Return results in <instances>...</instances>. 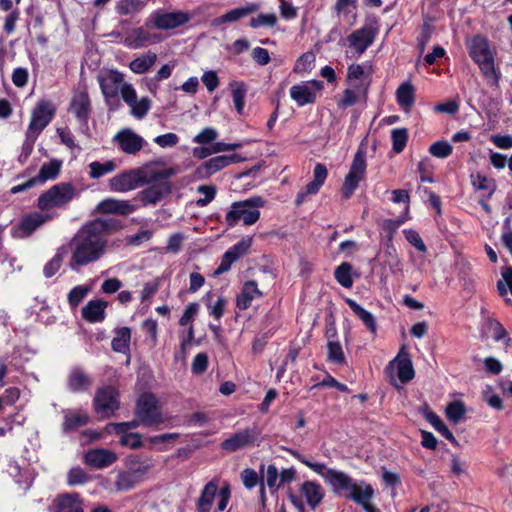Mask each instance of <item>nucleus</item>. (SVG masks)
I'll return each instance as SVG.
<instances>
[{"label":"nucleus","mask_w":512,"mask_h":512,"mask_svg":"<svg viewBox=\"0 0 512 512\" xmlns=\"http://www.w3.org/2000/svg\"><path fill=\"white\" fill-rule=\"evenodd\" d=\"M106 245L107 241L97 236L85 224L70 242L72 250L70 267L76 269L99 260L105 252Z\"/></svg>","instance_id":"obj_1"},{"label":"nucleus","mask_w":512,"mask_h":512,"mask_svg":"<svg viewBox=\"0 0 512 512\" xmlns=\"http://www.w3.org/2000/svg\"><path fill=\"white\" fill-rule=\"evenodd\" d=\"M468 48L470 57L478 64L487 83L490 86H497L499 74L494 67V57L488 40L481 35H476L471 39Z\"/></svg>","instance_id":"obj_2"},{"label":"nucleus","mask_w":512,"mask_h":512,"mask_svg":"<svg viewBox=\"0 0 512 512\" xmlns=\"http://www.w3.org/2000/svg\"><path fill=\"white\" fill-rule=\"evenodd\" d=\"M264 205L261 197H252L244 201L233 202L231 209L227 212L225 222L229 227H234L239 221L250 226L260 218L259 208Z\"/></svg>","instance_id":"obj_3"},{"label":"nucleus","mask_w":512,"mask_h":512,"mask_svg":"<svg viewBox=\"0 0 512 512\" xmlns=\"http://www.w3.org/2000/svg\"><path fill=\"white\" fill-rule=\"evenodd\" d=\"M378 32V18L368 19L363 27L353 31L348 36L349 47L354 49L358 56L362 55L373 44Z\"/></svg>","instance_id":"obj_4"},{"label":"nucleus","mask_w":512,"mask_h":512,"mask_svg":"<svg viewBox=\"0 0 512 512\" xmlns=\"http://www.w3.org/2000/svg\"><path fill=\"white\" fill-rule=\"evenodd\" d=\"M190 20L189 14L182 11L165 12L161 9L153 11L145 21L147 28L172 30L181 27Z\"/></svg>","instance_id":"obj_5"},{"label":"nucleus","mask_w":512,"mask_h":512,"mask_svg":"<svg viewBox=\"0 0 512 512\" xmlns=\"http://www.w3.org/2000/svg\"><path fill=\"white\" fill-rule=\"evenodd\" d=\"M366 167L365 152L358 150L354 155L349 173L346 175L342 187V194L345 199H349L357 189L359 182L365 176Z\"/></svg>","instance_id":"obj_6"},{"label":"nucleus","mask_w":512,"mask_h":512,"mask_svg":"<svg viewBox=\"0 0 512 512\" xmlns=\"http://www.w3.org/2000/svg\"><path fill=\"white\" fill-rule=\"evenodd\" d=\"M67 110L80 126L87 125L92 113V103L85 88H79L73 92Z\"/></svg>","instance_id":"obj_7"},{"label":"nucleus","mask_w":512,"mask_h":512,"mask_svg":"<svg viewBox=\"0 0 512 512\" xmlns=\"http://www.w3.org/2000/svg\"><path fill=\"white\" fill-rule=\"evenodd\" d=\"M62 168V161L53 159L48 163H44L37 176L30 178L26 182L15 185L10 189L11 194H17L27 191L38 184H44L48 180H53L60 173Z\"/></svg>","instance_id":"obj_8"},{"label":"nucleus","mask_w":512,"mask_h":512,"mask_svg":"<svg viewBox=\"0 0 512 512\" xmlns=\"http://www.w3.org/2000/svg\"><path fill=\"white\" fill-rule=\"evenodd\" d=\"M119 394L111 386L99 388L94 397V407L101 417H110L119 409Z\"/></svg>","instance_id":"obj_9"},{"label":"nucleus","mask_w":512,"mask_h":512,"mask_svg":"<svg viewBox=\"0 0 512 512\" xmlns=\"http://www.w3.org/2000/svg\"><path fill=\"white\" fill-rule=\"evenodd\" d=\"M160 165V162L155 161L147 163L140 168H136L141 186L144 184L164 182L178 172L177 168H160Z\"/></svg>","instance_id":"obj_10"},{"label":"nucleus","mask_w":512,"mask_h":512,"mask_svg":"<svg viewBox=\"0 0 512 512\" xmlns=\"http://www.w3.org/2000/svg\"><path fill=\"white\" fill-rule=\"evenodd\" d=\"M136 415L145 425L162 422L156 397L151 393L142 394L136 405Z\"/></svg>","instance_id":"obj_11"},{"label":"nucleus","mask_w":512,"mask_h":512,"mask_svg":"<svg viewBox=\"0 0 512 512\" xmlns=\"http://www.w3.org/2000/svg\"><path fill=\"white\" fill-rule=\"evenodd\" d=\"M323 89V82L312 80L301 82L290 88V97L298 106L302 107L316 102L317 93Z\"/></svg>","instance_id":"obj_12"},{"label":"nucleus","mask_w":512,"mask_h":512,"mask_svg":"<svg viewBox=\"0 0 512 512\" xmlns=\"http://www.w3.org/2000/svg\"><path fill=\"white\" fill-rule=\"evenodd\" d=\"M55 114V107L51 102L40 101L32 111L27 131L37 136L50 123Z\"/></svg>","instance_id":"obj_13"},{"label":"nucleus","mask_w":512,"mask_h":512,"mask_svg":"<svg viewBox=\"0 0 512 512\" xmlns=\"http://www.w3.org/2000/svg\"><path fill=\"white\" fill-rule=\"evenodd\" d=\"M113 141L122 152L129 155L137 154L146 144L145 139L130 128L120 130L113 137Z\"/></svg>","instance_id":"obj_14"},{"label":"nucleus","mask_w":512,"mask_h":512,"mask_svg":"<svg viewBox=\"0 0 512 512\" xmlns=\"http://www.w3.org/2000/svg\"><path fill=\"white\" fill-rule=\"evenodd\" d=\"M373 497L374 489L365 482L356 483L351 492L347 494V498L360 505L365 512H380L371 502Z\"/></svg>","instance_id":"obj_15"},{"label":"nucleus","mask_w":512,"mask_h":512,"mask_svg":"<svg viewBox=\"0 0 512 512\" xmlns=\"http://www.w3.org/2000/svg\"><path fill=\"white\" fill-rule=\"evenodd\" d=\"M138 426L137 421L111 424L116 434L120 435V444L135 449L142 446V437L138 433L131 432Z\"/></svg>","instance_id":"obj_16"},{"label":"nucleus","mask_w":512,"mask_h":512,"mask_svg":"<svg viewBox=\"0 0 512 512\" xmlns=\"http://www.w3.org/2000/svg\"><path fill=\"white\" fill-rule=\"evenodd\" d=\"M141 186L136 169L126 170L109 180V187L114 192H128Z\"/></svg>","instance_id":"obj_17"},{"label":"nucleus","mask_w":512,"mask_h":512,"mask_svg":"<svg viewBox=\"0 0 512 512\" xmlns=\"http://www.w3.org/2000/svg\"><path fill=\"white\" fill-rule=\"evenodd\" d=\"M244 160V158L236 153L230 154V155H219L210 158L206 162H204L201 167L199 168V172L207 177L210 176L221 169L231 165L240 163Z\"/></svg>","instance_id":"obj_18"},{"label":"nucleus","mask_w":512,"mask_h":512,"mask_svg":"<svg viewBox=\"0 0 512 512\" xmlns=\"http://www.w3.org/2000/svg\"><path fill=\"white\" fill-rule=\"evenodd\" d=\"M325 479L336 494L346 498L356 484L347 474L332 469L327 470Z\"/></svg>","instance_id":"obj_19"},{"label":"nucleus","mask_w":512,"mask_h":512,"mask_svg":"<svg viewBox=\"0 0 512 512\" xmlns=\"http://www.w3.org/2000/svg\"><path fill=\"white\" fill-rule=\"evenodd\" d=\"M137 210V206L129 200H118L114 198L103 199L97 205V211L103 214H116L121 216L129 215Z\"/></svg>","instance_id":"obj_20"},{"label":"nucleus","mask_w":512,"mask_h":512,"mask_svg":"<svg viewBox=\"0 0 512 512\" xmlns=\"http://www.w3.org/2000/svg\"><path fill=\"white\" fill-rule=\"evenodd\" d=\"M64 205V183L52 186L38 198L37 206L42 211H48Z\"/></svg>","instance_id":"obj_21"},{"label":"nucleus","mask_w":512,"mask_h":512,"mask_svg":"<svg viewBox=\"0 0 512 512\" xmlns=\"http://www.w3.org/2000/svg\"><path fill=\"white\" fill-rule=\"evenodd\" d=\"M101 91L105 98H116L121 90L123 83V75L117 71H109L105 75L98 77Z\"/></svg>","instance_id":"obj_22"},{"label":"nucleus","mask_w":512,"mask_h":512,"mask_svg":"<svg viewBox=\"0 0 512 512\" xmlns=\"http://www.w3.org/2000/svg\"><path fill=\"white\" fill-rule=\"evenodd\" d=\"M94 379L80 367H73L68 376V387L74 393H84L91 389Z\"/></svg>","instance_id":"obj_23"},{"label":"nucleus","mask_w":512,"mask_h":512,"mask_svg":"<svg viewBox=\"0 0 512 512\" xmlns=\"http://www.w3.org/2000/svg\"><path fill=\"white\" fill-rule=\"evenodd\" d=\"M396 366L397 376L401 383H408L414 378L415 372L409 354L402 347L398 355L389 364V367Z\"/></svg>","instance_id":"obj_24"},{"label":"nucleus","mask_w":512,"mask_h":512,"mask_svg":"<svg viewBox=\"0 0 512 512\" xmlns=\"http://www.w3.org/2000/svg\"><path fill=\"white\" fill-rule=\"evenodd\" d=\"M118 456L113 450H88L84 455L85 463L93 469H103L112 465Z\"/></svg>","instance_id":"obj_25"},{"label":"nucleus","mask_w":512,"mask_h":512,"mask_svg":"<svg viewBox=\"0 0 512 512\" xmlns=\"http://www.w3.org/2000/svg\"><path fill=\"white\" fill-rule=\"evenodd\" d=\"M160 41V37L156 34H151L143 27L131 30L124 39V44L133 49L141 48L147 44H152Z\"/></svg>","instance_id":"obj_26"},{"label":"nucleus","mask_w":512,"mask_h":512,"mask_svg":"<svg viewBox=\"0 0 512 512\" xmlns=\"http://www.w3.org/2000/svg\"><path fill=\"white\" fill-rule=\"evenodd\" d=\"M258 9H259V5L258 4H256V3H249L246 6L238 7V8L229 10L225 14H223V15H221L219 17L214 18L213 21H212V25L213 26H220V25L225 24V23L236 22V21L240 20L241 18H244V17L254 13Z\"/></svg>","instance_id":"obj_27"},{"label":"nucleus","mask_w":512,"mask_h":512,"mask_svg":"<svg viewBox=\"0 0 512 512\" xmlns=\"http://www.w3.org/2000/svg\"><path fill=\"white\" fill-rule=\"evenodd\" d=\"M171 192V184L168 181L152 184L141 191V199L144 204H157Z\"/></svg>","instance_id":"obj_28"},{"label":"nucleus","mask_w":512,"mask_h":512,"mask_svg":"<svg viewBox=\"0 0 512 512\" xmlns=\"http://www.w3.org/2000/svg\"><path fill=\"white\" fill-rule=\"evenodd\" d=\"M261 296L262 292L258 289L256 281H247L243 284L241 292L237 295L236 306L240 310H246L254 299Z\"/></svg>","instance_id":"obj_29"},{"label":"nucleus","mask_w":512,"mask_h":512,"mask_svg":"<svg viewBox=\"0 0 512 512\" xmlns=\"http://www.w3.org/2000/svg\"><path fill=\"white\" fill-rule=\"evenodd\" d=\"M108 303L104 300H91L82 309V317L90 323L102 322L105 319V309Z\"/></svg>","instance_id":"obj_30"},{"label":"nucleus","mask_w":512,"mask_h":512,"mask_svg":"<svg viewBox=\"0 0 512 512\" xmlns=\"http://www.w3.org/2000/svg\"><path fill=\"white\" fill-rule=\"evenodd\" d=\"M258 434L255 430L246 429L240 431L222 443V448H241L244 446H252L256 444Z\"/></svg>","instance_id":"obj_31"},{"label":"nucleus","mask_w":512,"mask_h":512,"mask_svg":"<svg viewBox=\"0 0 512 512\" xmlns=\"http://www.w3.org/2000/svg\"><path fill=\"white\" fill-rule=\"evenodd\" d=\"M97 236L103 237L122 228L120 220L115 218H97L86 224Z\"/></svg>","instance_id":"obj_32"},{"label":"nucleus","mask_w":512,"mask_h":512,"mask_svg":"<svg viewBox=\"0 0 512 512\" xmlns=\"http://www.w3.org/2000/svg\"><path fill=\"white\" fill-rule=\"evenodd\" d=\"M300 492L312 509H315L324 497L323 488L320 484L314 481H305L301 485Z\"/></svg>","instance_id":"obj_33"},{"label":"nucleus","mask_w":512,"mask_h":512,"mask_svg":"<svg viewBox=\"0 0 512 512\" xmlns=\"http://www.w3.org/2000/svg\"><path fill=\"white\" fill-rule=\"evenodd\" d=\"M217 492H219L217 484L214 481L208 482L196 502L197 511L210 512Z\"/></svg>","instance_id":"obj_34"},{"label":"nucleus","mask_w":512,"mask_h":512,"mask_svg":"<svg viewBox=\"0 0 512 512\" xmlns=\"http://www.w3.org/2000/svg\"><path fill=\"white\" fill-rule=\"evenodd\" d=\"M49 219L48 216L38 212L31 213L22 218L18 225V230L21 232V236H29L38 227L44 224Z\"/></svg>","instance_id":"obj_35"},{"label":"nucleus","mask_w":512,"mask_h":512,"mask_svg":"<svg viewBox=\"0 0 512 512\" xmlns=\"http://www.w3.org/2000/svg\"><path fill=\"white\" fill-rule=\"evenodd\" d=\"M149 0H119L115 6L121 16L135 17L147 6Z\"/></svg>","instance_id":"obj_36"},{"label":"nucleus","mask_w":512,"mask_h":512,"mask_svg":"<svg viewBox=\"0 0 512 512\" xmlns=\"http://www.w3.org/2000/svg\"><path fill=\"white\" fill-rule=\"evenodd\" d=\"M345 302L353 311V313L363 322L367 329L371 333L375 334L377 331V323L375 317L369 311L360 306L355 300L346 298Z\"/></svg>","instance_id":"obj_37"},{"label":"nucleus","mask_w":512,"mask_h":512,"mask_svg":"<svg viewBox=\"0 0 512 512\" xmlns=\"http://www.w3.org/2000/svg\"><path fill=\"white\" fill-rule=\"evenodd\" d=\"M156 60V53L148 51L146 54L139 56L131 61L129 67L136 74H144L150 70V68L155 64Z\"/></svg>","instance_id":"obj_38"},{"label":"nucleus","mask_w":512,"mask_h":512,"mask_svg":"<svg viewBox=\"0 0 512 512\" xmlns=\"http://www.w3.org/2000/svg\"><path fill=\"white\" fill-rule=\"evenodd\" d=\"M115 337L112 339L111 347L118 353H126L129 350L131 340V331L128 327H122L115 331Z\"/></svg>","instance_id":"obj_39"},{"label":"nucleus","mask_w":512,"mask_h":512,"mask_svg":"<svg viewBox=\"0 0 512 512\" xmlns=\"http://www.w3.org/2000/svg\"><path fill=\"white\" fill-rule=\"evenodd\" d=\"M352 271V265L349 262H343L336 267L334 277L342 287L351 288L353 286Z\"/></svg>","instance_id":"obj_40"},{"label":"nucleus","mask_w":512,"mask_h":512,"mask_svg":"<svg viewBox=\"0 0 512 512\" xmlns=\"http://www.w3.org/2000/svg\"><path fill=\"white\" fill-rule=\"evenodd\" d=\"M426 419L435 428L436 431H438L443 437L449 439L453 445H459L453 434L450 432L445 423L440 419V417L437 414H435L432 411H429L428 413H426Z\"/></svg>","instance_id":"obj_41"},{"label":"nucleus","mask_w":512,"mask_h":512,"mask_svg":"<svg viewBox=\"0 0 512 512\" xmlns=\"http://www.w3.org/2000/svg\"><path fill=\"white\" fill-rule=\"evenodd\" d=\"M397 102L400 106L410 108L414 104V87L405 82L396 91Z\"/></svg>","instance_id":"obj_42"},{"label":"nucleus","mask_w":512,"mask_h":512,"mask_svg":"<svg viewBox=\"0 0 512 512\" xmlns=\"http://www.w3.org/2000/svg\"><path fill=\"white\" fill-rule=\"evenodd\" d=\"M472 185L475 189L485 191L486 197L490 198L496 191V182L494 179L488 178L480 173L476 176L472 175Z\"/></svg>","instance_id":"obj_43"},{"label":"nucleus","mask_w":512,"mask_h":512,"mask_svg":"<svg viewBox=\"0 0 512 512\" xmlns=\"http://www.w3.org/2000/svg\"><path fill=\"white\" fill-rule=\"evenodd\" d=\"M141 481L142 479L139 476L135 475L129 470H126L118 474L115 486L118 490L127 491L132 489Z\"/></svg>","instance_id":"obj_44"},{"label":"nucleus","mask_w":512,"mask_h":512,"mask_svg":"<svg viewBox=\"0 0 512 512\" xmlns=\"http://www.w3.org/2000/svg\"><path fill=\"white\" fill-rule=\"evenodd\" d=\"M232 99L238 114H242L245 106L246 85L243 82H236L232 85Z\"/></svg>","instance_id":"obj_45"},{"label":"nucleus","mask_w":512,"mask_h":512,"mask_svg":"<svg viewBox=\"0 0 512 512\" xmlns=\"http://www.w3.org/2000/svg\"><path fill=\"white\" fill-rule=\"evenodd\" d=\"M126 466L127 470L139 476L142 480L150 468V464L147 461H142L134 455L126 459Z\"/></svg>","instance_id":"obj_46"},{"label":"nucleus","mask_w":512,"mask_h":512,"mask_svg":"<svg viewBox=\"0 0 512 512\" xmlns=\"http://www.w3.org/2000/svg\"><path fill=\"white\" fill-rule=\"evenodd\" d=\"M90 168V177L97 179L108 173L113 172L116 169V164L112 160H108L106 162H98L94 161L89 164Z\"/></svg>","instance_id":"obj_47"},{"label":"nucleus","mask_w":512,"mask_h":512,"mask_svg":"<svg viewBox=\"0 0 512 512\" xmlns=\"http://www.w3.org/2000/svg\"><path fill=\"white\" fill-rule=\"evenodd\" d=\"M392 149L395 153H401L408 140V131L406 128H396L391 132Z\"/></svg>","instance_id":"obj_48"},{"label":"nucleus","mask_w":512,"mask_h":512,"mask_svg":"<svg viewBox=\"0 0 512 512\" xmlns=\"http://www.w3.org/2000/svg\"><path fill=\"white\" fill-rule=\"evenodd\" d=\"M466 408L463 402L453 401L446 407L447 418L457 424L464 417Z\"/></svg>","instance_id":"obj_49"},{"label":"nucleus","mask_w":512,"mask_h":512,"mask_svg":"<svg viewBox=\"0 0 512 512\" xmlns=\"http://www.w3.org/2000/svg\"><path fill=\"white\" fill-rule=\"evenodd\" d=\"M130 113L136 119H143L151 108V100L148 97H142L129 106Z\"/></svg>","instance_id":"obj_50"},{"label":"nucleus","mask_w":512,"mask_h":512,"mask_svg":"<svg viewBox=\"0 0 512 512\" xmlns=\"http://www.w3.org/2000/svg\"><path fill=\"white\" fill-rule=\"evenodd\" d=\"M314 62V53L306 52L297 59L293 70L295 73L308 72L313 68Z\"/></svg>","instance_id":"obj_51"},{"label":"nucleus","mask_w":512,"mask_h":512,"mask_svg":"<svg viewBox=\"0 0 512 512\" xmlns=\"http://www.w3.org/2000/svg\"><path fill=\"white\" fill-rule=\"evenodd\" d=\"M327 348L329 361L336 364H343L345 362V356L339 341H329Z\"/></svg>","instance_id":"obj_52"},{"label":"nucleus","mask_w":512,"mask_h":512,"mask_svg":"<svg viewBox=\"0 0 512 512\" xmlns=\"http://www.w3.org/2000/svg\"><path fill=\"white\" fill-rule=\"evenodd\" d=\"M89 416L83 412H68L66 413V430L76 427L84 426L88 423Z\"/></svg>","instance_id":"obj_53"},{"label":"nucleus","mask_w":512,"mask_h":512,"mask_svg":"<svg viewBox=\"0 0 512 512\" xmlns=\"http://www.w3.org/2000/svg\"><path fill=\"white\" fill-rule=\"evenodd\" d=\"M63 264L62 248H59L56 255L44 266L43 273L46 278L56 274Z\"/></svg>","instance_id":"obj_54"},{"label":"nucleus","mask_w":512,"mask_h":512,"mask_svg":"<svg viewBox=\"0 0 512 512\" xmlns=\"http://www.w3.org/2000/svg\"><path fill=\"white\" fill-rule=\"evenodd\" d=\"M90 288L85 285H79L74 287L68 294V302L72 308H75L81 303L87 296Z\"/></svg>","instance_id":"obj_55"},{"label":"nucleus","mask_w":512,"mask_h":512,"mask_svg":"<svg viewBox=\"0 0 512 512\" xmlns=\"http://www.w3.org/2000/svg\"><path fill=\"white\" fill-rule=\"evenodd\" d=\"M452 146L447 141H437L433 143L430 148L429 152L432 156L445 159L452 153Z\"/></svg>","instance_id":"obj_56"},{"label":"nucleus","mask_w":512,"mask_h":512,"mask_svg":"<svg viewBox=\"0 0 512 512\" xmlns=\"http://www.w3.org/2000/svg\"><path fill=\"white\" fill-rule=\"evenodd\" d=\"M197 190L200 194L204 195L203 198L196 201L198 207L207 206L216 196V187L213 185H200Z\"/></svg>","instance_id":"obj_57"},{"label":"nucleus","mask_w":512,"mask_h":512,"mask_svg":"<svg viewBox=\"0 0 512 512\" xmlns=\"http://www.w3.org/2000/svg\"><path fill=\"white\" fill-rule=\"evenodd\" d=\"M277 23V17L274 13L260 14L250 20V26L254 29L259 27H273Z\"/></svg>","instance_id":"obj_58"},{"label":"nucleus","mask_w":512,"mask_h":512,"mask_svg":"<svg viewBox=\"0 0 512 512\" xmlns=\"http://www.w3.org/2000/svg\"><path fill=\"white\" fill-rule=\"evenodd\" d=\"M89 479L88 474L82 468H72L68 472V484L71 486L85 484Z\"/></svg>","instance_id":"obj_59"},{"label":"nucleus","mask_w":512,"mask_h":512,"mask_svg":"<svg viewBox=\"0 0 512 512\" xmlns=\"http://www.w3.org/2000/svg\"><path fill=\"white\" fill-rule=\"evenodd\" d=\"M406 240L420 252H426L427 248L419 233L413 229L403 231Z\"/></svg>","instance_id":"obj_60"},{"label":"nucleus","mask_w":512,"mask_h":512,"mask_svg":"<svg viewBox=\"0 0 512 512\" xmlns=\"http://www.w3.org/2000/svg\"><path fill=\"white\" fill-rule=\"evenodd\" d=\"M208 367V356L206 353H198L192 362L191 371L195 375L203 374Z\"/></svg>","instance_id":"obj_61"},{"label":"nucleus","mask_w":512,"mask_h":512,"mask_svg":"<svg viewBox=\"0 0 512 512\" xmlns=\"http://www.w3.org/2000/svg\"><path fill=\"white\" fill-rule=\"evenodd\" d=\"M66 512H84L83 503L76 493H66Z\"/></svg>","instance_id":"obj_62"},{"label":"nucleus","mask_w":512,"mask_h":512,"mask_svg":"<svg viewBox=\"0 0 512 512\" xmlns=\"http://www.w3.org/2000/svg\"><path fill=\"white\" fill-rule=\"evenodd\" d=\"M487 326H488L489 331L492 333V338L495 341H500L506 337V335H507L506 330L504 329L502 324L500 322H498L497 320L489 319L487 322Z\"/></svg>","instance_id":"obj_63"},{"label":"nucleus","mask_w":512,"mask_h":512,"mask_svg":"<svg viewBox=\"0 0 512 512\" xmlns=\"http://www.w3.org/2000/svg\"><path fill=\"white\" fill-rule=\"evenodd\" d=\"M217 131L213 128H204L198 135L194 137V142L198 144H209L217 138Z\"/></svg>","instance_id":"obj_64"}]
</instances>
